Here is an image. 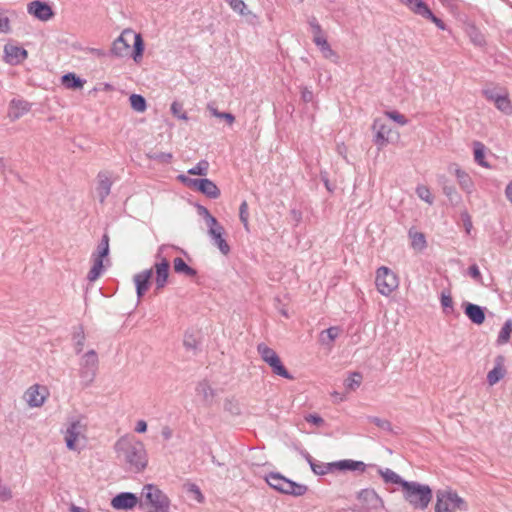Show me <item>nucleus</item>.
<instances>
[{
  "mask_svg": "<svg viewBox=\"0 0 512 512\" xmlns=\"http://www.w3.org/2000/svg\"><path fill=\"white\" fill-rule=\"evenodd\" d=\"M188 492L194 496V499L197 502L202 503L204 501V496H203L200 488L196 484H189Z\"/></svg>",
  "mask_w": 512,
  "mask_h": 512,
  "instance_id": "obj_55",
  "label": "nucleus"
},
{
  "mask_svg": "<svg viewBox=\"0 0 512 512\" xmlns=\"http://www.w3.org/2000/svg\"><path fill=\"white\" fill-rule=\"evenodd\" d=\"M183 345L187 350L193 351L195 353L198 349L199 341L193 334L186 333L184 336Z\"/></svg>",
  "mask_w": 512,
  "mask_h": 512,
  "instance_id": "obj_48",
  "label": "nucleus"
},
{
  "mask_svg": "<svg viewBox=\"0 0 512 512\" xmlns=\"http://www.w3.org/2000/svg\"><path fill=\"white\" fill-rule=\"evenodd\" d=\"M257 352L266 364H269L272 360L278 357V354L265 343H259L257 345Z\"/></svg>",
  "mask_w": 512,
  "mask_h": 512,
  "instance_id": "obj_34",
  "label": "nucleus"
},
{
  "mask_svg": "<svg viewBox=\"0 0 512 512\" xmlns=\"http://www.w3.org/2000/svg\"><path fill=\"white\" fill-rule=\"evenodd\" d=\"M62 84L68 89H79L83 87L84 82L74 73H68L62 76Z\"/></svg>",
  "mask_w": 512,
  "mask_h": 512,
  "instance_id": "obj_38",
  "label": "nucleus"
},
{
  "mask_svg": "<svg viewBox=\"0 0 512 512\" xmlns=\"http://www.w3.org/2000/svg\"><path fill=\"white\" fill-rule=\"evenodd\" d=\"M174 271L179 274H184L187 277H195L197 275V271L192 267L188 266L185 261L177 257L173 261Z\"/></svg>",
  "mask_w": 512,
  "mask_h": 512,
  "instance_id": "obj_28",
  "label": "nucleus"
},
{
  "mask_svg": "<svg viewBox=\"0 0 512 512\" xmlns=\"http://www.w3.org/2000/svg\"><path fill=\"white\" fill-rule=\"evenodd\" d=\"M153 274V269H146L134 275V283L136 285L137 297L140 299L144 296L150 285V279Z\"/></svg>",
  "mask_w": 512,
  "mask_h": 512,
  "instance_id": "obj_19",
  "label": "nucleus"
},
{
  "mask_svg": "<svg viewBox=\"0 0 512 512\" xmlns=\"http://www.w3.org/2000/svg\"><path fill=\"white\" fill-rule=\"evenodd\" d=\"M375 284L384 296H389L398 287V278L389 268L382 266L377 270Z\"/></svg>",
  "mask_w": 512,
  "mask_h": 512,
  "instance_id": "obj_8",
  "label": "nucleus"
},
{
  "mask_svg": "<svg viewBox=\"0 0 512 512\" xmlns=\"http://www.w3.org/2000/svg\"><path fill=\"white\" fill-rule=\"evenodd\" d=\"M366 465L361 461L354 460H342L336 462V468L340 470H350V471H364Z\"/></svg>",
  "mask_w": 512,
  "mask_h": 512,
  "instance_id": "obj_33",
  "label": "nucleus"
},
{
  "mask_svg": "<svg viewBox=\"0 0 512 512\" xmlns=\"http://www.w3.org/2000/svg\"><path fill=\"white\" fill-rule=\"evenodd\" d=\"M443 193L447 196V198L453 205H457L461 200L460 195L457 193L455 187L452 185H444Z\"/></svg>",
  "mask_w": 512,
  "mask_h": 512,
  "instance_id": "obj_45",
  "label": "nucleus"
},
{
  "mask_svg": "<svg viewBox=\"0 0 512 512\" xmlns=\"http://www.w3.org/2000/svg\"><path fill=\"white\" fill-rule=\"evenodd\" d=\"M470 38L472 42L477 46H483L485 44L484 36L475 28L471 29Z\"/></svg>",
  "mask_w": 512,
  "mask_h": 512,
  "instance_id": "obj_53",
  "label": "nucleus"
},
{
  "mask_svg": "<svg viewBox=\"0 0 512 512\" xmlns=\"http://www.w3.org/2000/svg\"><path fill=\"white\" fill-rule=\"evenodd\" d=\"M461 219L463 221V226L465 228L466 233L470 234L473 225H472L471 217L466 210L461 212Z\"/></svg>",
  "mask_w": 512,
  "mask_h": 512,
  "instance_id": "obj_57",
  "label": "nucleus"
},
{
  "mask_svg": "<svg viewBox=\"0 0 512 512\" xmlns=\"http://www.w3.org/2000/svg\"><path fill=\"white\" fill-rule=\"evenodd\" d=\"M112 184L113 181L109 172L101 171L98 173L95 191L100 203H104L105 199L109 196Z\"/></svg>",
  "mask_w": 512,
  "mask_h": 512,
  "instance_id": "obj_13",
  "label": "nucleus"
},
{
  "mask_svg": "<svg viewBox=\"0 0 512 512\" xmlns=\"http://www.w3.org/2000/svg\"><path fill=\"white\" fill-rule=\"evenodd\" d=\"M504 361L505 358L502 355H498L495 358V366L487 374V382L490 386L495 385L505 376L506 369L504 367Z\"/></svg>",
  "mask_w": 512,
  "mask_h": 512,
  "instance_id": "obj_21",
  "label": "nucleus"
},
{
  "mask_svg": "<svg viewBox=\"0 0 512 512\" xmlns=\"http://www.w3.org/2000/svg\"><path fill=\"white\" fill-rule=\"evenodd\" d=\"M485 146L481 142L474 143V160L482 167H489L485 161Z\"/></svg>",
  "mask_w": 512,
  "mask_h": 512,
  "instance_id": "obj_40",
  "label": "nucleus"
},
{
  "mask_svg": "<svg viewBox=\"0 0 512 512\" xmlns=\"http://www.w3.org/2000/svg\"><path fill=\"white\" fill-rule=\"evenodd\" d=\"M507 91L499 86H488L482 90V95L490 102H495L496 99L501 97V94H505Z\"/></svg>",
  "mask_w": 512,
  "mask_h": 512,
  "instance_id": "obj_37",
  "label": "nucleus"
},
{
  "mask_svg": "<svg viewBox=\"0 0 512 512\" xmlns=\"http://www.w3.org/2000/svg\"><path fill=\"white\" fill-rule=\"evenodd\" d=\"M305 420L317 426H321L324 424L323 418L316 414H309L308 416L305 417Z\"/></svg>",
  "mask_w": 512,
  "mask_h": 512,
  "instance_id": "obj_59",
  "label": "nucleus"
},
{
  "mask_svg": "<svg viewBox=\"0 0 512 512\" xmlns=\"http://www.w3.org/2000/svg\"><path fill=\"white\" fill-rule=\"evenodd\" d=\"M511 333H512V320L508 319V320H506V322L504 323V325L502 326V328L498 334V337L496 340L497 345H504V344L508 343L510 340V337H511Z\"/></svg>",
  "mask_w": 512,
  "mask_h": 512,
  "instance_id": "obj_35",
  "label": "nucleus"
},
{
  "mask_svg": "<svg viewBox=\"0 0 512 512\" xmlns=\"http://www.w3.org/2000/svg\"><path fill=\"white\" fill-rule=\"evenodd\" d=\"M311 469L316 475H325L333 470V468H336V462L335 463H316L311 462Z\"/></svg>",
  "mask_w": 512,
  "mask_h": 512,
  "instance_id": "obj_43",
  "label": "nucleus"
},
{
  "mask_svg": "<svg viewBox=\"0 0 512 512\" xmlns=\"http://www.w3.org/2000/svg\"><path fill=\"white\" fill-rule=\"evenodd\" d=\"M379 475L383 478L384 482L386 484H395L399 486V490L403 488V483H406L407 481L402 479L400 475H398L396 472L389 468L382 469L380 468L378 470Z\"/></svg>",
  "mask_w": 512,
  "mask_h": 512,
  "instance_id": "obj_26",
  "label": "nucleus"
},
{
  "mask_svg": "<svg viewBox=\"0 0 512 512\" xmlns=\"http://www.w3.org/2000/svg\"><path fill=\"white\" fill-rule=\"evenodd\" d=\"M441 305L444 309L450 308L453 309V299L450 295H445L442 293L441 295Z\"/></svg>",
  "mask_w": 512,
  "mask_h": 512,
  "instance_id": "obj_62",
  "label": "nucleus"
},
{
  "mask_svg": "<svg viewBox=\"0 0 512 512\" xmlns=\"http://www.w3.org/2000/svg\"><path fill=\"white\" fill-rule=\"evenodd\" d=\"M109 253V236L104 234L100 243L98 244L96 253L93 254V257L103 260Z\"/></svg>",
  "mask_w": 512,
  "mask_h": 512,
  "instance_id": "obj_41",
  "label": "nucleus"
},
{
  "mask_svg": "<svg viewBox=\"0 0 512 512\" xmlns=\"http://www.w3.org/2000/svg\"><path fill=\"white\" fill-rule=\"evenodd\" d=\"M205 222L208 226V231H212L213 229H221L223 226L217 221V219L210 215L207 218H205Z\"/></svg>",
  "mask_w": 512,
  "mask_h": 512,
  "instance_id": "obj_58",
  "label": "nucleus"
},
{
  "mask_svg": "<svg viewBox=\"0 0 512 512\" xmlns=\"http://www.w3.org/2000/svg\"><path fill=\"white\" fill-rule=\"evenodd\" d=\"M313 42L316 44V46L319 47L324 58L330 59L335 63L338 61L339 56L331 48L330 44L327 42L324 36L313 37Z\"/></svg>",
  "mask_w": 512,
  "mask_h": 512,
  "instance_id": "obj_24",
  "label": "nucleus"
},
{
  "mask_svg": "<svg viewBox=\"0 0 512 512\" xmlns=\"http://www.w3.org/2000/svg\"><path fill=\"white\" fill-rule=\"evenodd\" d=\"M386 116L392 119L393 121L397 122L400 125H406L408 123V120L403 114H400L397 111H387Z\"/></svg>",
  "mask_w": 512,
  "mask_h": 512,
  "instance_id": "obj_52",
  "label": "nucleus"
},
{
  "mask_svg": "<svg viewBox=\"0 0 512 512\" xmlns=\"http://www.w3.org/2000/svg\"><path fill=\"white\" fill-rule=\"evenodd\" d=\"M129 100L133 110L137 112H144L146 110V100L143 96L139 94H132Z\"/></svg>",
  "mask_w": 512,
  "mask_h": 512,
  "instance_id": "obj_44",
  "label": "nucleus"
},
{
  "mask_svg": "<svg viewBox=\"0 0 512 512\" xmlns=\"http://www.w3.org/2000/svg\"><path fill=\"white\" fill-rule=\"evenodd\" d=\"M102 269H103V260L93 257V265L88 272L87 279L90 282H94L95 280H97L100 277V275L102 273Z\"/></svg>",
  "mask_w": 512,
  "mask_h": 512,
  "instance_id": "obj_39",
  "label": "nucleus"
},
{
  "mask_svg": "<svg viewBox=\"0 0 512 512\" xmlns=\"http://www.w3.org/2000/svg\"><path fill=\"white\" fill-rule=\"evenodd\" d=\"M468 274L478 283L482 284V275L479 270V267L476 264H473L468 269Z\"/></svg>",
  "mask_w": 512,
  "mask_h": 512,
  "instance_id": "obj_56",
  "label": "nucleus"
},
{
  "mask_svg": "<svg viewBox=\"0 0 512 512\" xmlns=\"http://www.w3.org/2000/svg\"><path fill=\"white\" fill-rule=\"evenodd\" d=\"M231 9L240 15H247L250 11L247 10V6L243 0H225Z\"/></svg>",
  "mask_w": 512,
  "mask_h": 512,
  "instance_id": "obj_46",
  "label": "nucleus"
},
{
  "mask_svg": "<svg viewBox=\"0 0 512 512\" xmlns=\"http://www.w3.org/2000/svg\"><path fill=\"white\" fill-rule=\"evenodd\" d=\"M313 92L309 90L308 88H303L301 91V98L304 102L309 103L313 100Z\"/></svg>",
  "mask_w": 512,
  "mask_h": 512,
  "instance_id": "obj_63",
  "label": "nucleus"
},
{
  "mask_svg": "<svg viewBox=\"0 0 512 512\" xmlns=\"http://www.w3.org/2000/svg\"><path fill=\"white\" fill-rule=\"evenodd\" d=\"M75 337L77 339L76 344H75L76 353H80L83 350L84 340H85L83 331L78 333Z\"/></svg>",
  "mask_w": 512,
  "mask_h": 512,
  "instance_id": "obj_61",
  "label": "nucleus"
},
{
  "mask_svg": "<svg viewBox=\"0 0 512 512\" xmlns=\"http://www.w3.org/2000/svg\"><path fill=\"white\" fill-rule=\"evenodd\" d=\"M144 504L151 507L148 512H169V498L155 485L147 484L142 489Z\"/></svg>",
  "mask_w": 512,
  "mask_h": 512,
  "instance_id": "obj_6",
  "label": "nucleus"
},
{
  "mask_svg": "<svg viewBox=\"0 0 512 512\" xmlns=\"http://www.w3.org/2000/svg\"><path fill=\"white\" fill-rule=\"evenodd\" d=\"M28 57L26 49L20 46L6 44L4 46V60L10 65L21 64Z\"/></svg>",
  "mask_w": 512,
  "mask_h": 512,
  "instance_id": "obj_14",
  "label": "nucleus"
},
{
  "mask_svg": "<svg viewBox=\"0 0 512 512\" xmlns=\"http://www.w3.org/2000/svg\"><path fill=\"white\" fill-rule=\"evenodd\" d=\"M373 130L376 131L374 137V143L380 148L384 147L388 143V135L391 132L390 127L380 119H376L373 123Z\"/></svg>",
  "mask_w": 512,
  "mask_h": 512,
  "instance_id": "obj_22",
  "label": "nucleus"
},
{
  "mask_svg": "<svg viewBox=\"0 0 512 512\" xmlns=\"http://www.w3.org/2000/svg\"><path fill=\"white\" fill-rule=\"evenodd\" d=\"M268 365L270 366L272 372L275 375L281 376V377H283L285 379H289V380L294 379V377L288 372V370L283 365L279 356L276 357L274 360H272Z\"/></svg>",
  "mask_w": 512,
  "mask_h": 512,
  "instance_id": "obj_29",
  "label": "nucleus"
},
{
  "mask_svg": "<svg viewBox=\"0 0 512 512\" xmlns=\"http://www.w3.org/2000/svg\"><path fill=\"white\" fill-rule=\"evenodd\" d=\"M208 234L211 237L213 245L218 247L223 255H228L230 253V246L223 237L225 234L224 227L221 229H213L212 231H208Z\"/></svg>",
  "mask_w": 512,
  "mask_h": 512,
  "instance_id": "obj_23",
  "label": "nucleus"
},
{
  "mask_svg": "<svg viewBox=\"0 0 512 512\" xmlns=\"http://www.w3.org/2000/svg\"><path fill=\"white\" fill-rule=\"evenodd\" d=\"M496 108L506 115L512 114V103L509 99V94L506 92L505 94H501V97L496 99L494 102Z\"/></svg>",
  "mask_w": 512,
  "mask_h": 512,
  "instance_id": "obj_36",
  "label": "nucleus"
},
{
  "mask_svg": "<svg viewBox=\"0 0 512 512\" xmlns=\"http://www.w3.org/2000/svg\"><path fill=\"white\" fill-rule=\"evenodd\" d=\"M362 374L359 372H353L349 375V377L345 380L344 385L347 390H356L362 382Z\"/></svg>",
  "mask_w": 512,
  "mask_h": 512,
  "instance_id": "obj_42",
  "label": "nucleus"
},
{
  "mask_svg": "<svg viewBox=\"0 0 512 512\" xmlns=\"http://www.w3.org/2000/svg\"><path fill=\"white\" fill-rule=\"evenodd\" d=\"M209 169V163L206 160H201L197 163V165L188 170V173L191 175H200L206 176Z\"/></svg>",
  "mask_w": 512,
  "mask_h": 512,
  "instance_id": "obj_47",
  "label": "nucleus"
},
{
  "mask_svg": "<svg viewBox=\"0 0 512 512\" xmlns=\"http://www.w3.org/2000/svg\"><path fill=\"white\" fill-rule=\"evenodd\" d=\"M409 237L411 239V246L413 249L423 251L426 248L427 242L423 233L410 230Z\"/></svg>",
  "mask_w": 512,
  "mask_h": 512,
  "instance_id": "obj_32",
  "label": "nucleus"
},
{
  "mask_svg": "<svg viewBox=\"0 0 512 512\" xmlns=\"http://www.w3.org/2000/svg\"><path fill=\"white\" fill-rule=\"evenodd\" d=\"M463 307L465 315L472 323L476 325H481L484 323L485 312L483 307L469 302L464 303Z\"/></svg>",
  "mask_w": 512,
  "mask_h": 512,
  "instance_id": "obj_20",
  "label": "nucleus"
},
{
  "mask_svg": "<svg viewBox=\"0 0 512 512\" xmlns=\"http://www.w3.org/2000/svg\"><path fill=\"white\" fill-rule=\"evenodd\" d=\"M310 25L313 29V33H314V37H317V36H324L323 35V31H322V28L321 26L319 25V23L316 21V19H313L310 21Z\"/></svg>",
  "mask_w": 512,
  "mask_h": 512,
  "instance_id": "obj_64",
  "label": "nucleus"
},
{
  "mask_svg": "<svg viewBox=\"0 0 512 512\" xmlns=\"http://www.w3.org/2000/svg\"><path fill=\"white\" fill-rule=\"evenodd\" d=\"M410 10L412 12H414L415 14L420 15V16H422V17L432 21L439 29H441V30H445L446 29L445 23L440 18L436 17L432 13L430 8L428 7V5L424 1L417 0L412 5Z\"/></svg>",
  "mask_w": 512,
  "mask_h": 512,
  "instance_id": "obj_16",
  "label": "nucleus"
},
{
  "mask_svg": "<svg viewBox=\"0 0 512 512\" xmlns=\"http://www.w3.org/2000/svg\"><path fill=\"white\" fill-rule=\"evenodd\" d=\"M239 217L241 222L243 223L246 230H248V204L246 201H243L239 207Z\"/></svg>",
  "mask_w": 512,
  "mask_h": 512,
  "instance_id": "obj_51",
  "label": "nucleus"
},
{
  "mask_svg": "<svg viewBox=\"0 0 512 512\" xmlns=\"http://www.w3.org/2000/svg\"><path fill=\"white\" fill-rule=\"evenodd\" d=\"M115 451L128 471L139 473L147 466L146 449L139 440L121 438L115 444Z\"/></svg>",
  "mask_w": 512,
  "mask_h": 512,
  "instance_id": "obj_1",
  "label": "nucleus"
},
{
  "mask_svg": "<svg viewBox=\"0 0 512 512\" xmlns=\"http://www.w3.org/2000/svg\"><path fill=\"white\" fill-rule=\"evenodd\" d=\"M367 419L369 422L375 424L377 427H379L380 429H382L384 431H387V432L392 431V425H391L390 421H388L386 419H382V418L375 417V416H369Z\"/></svg>",
  "mask_w": 512,
  "mask_h": 512,
  "instance_id": "obj_49",
  "label": "nucleus"
},
{
  "mask_svg": "<svg viewBox=\"0 0 512 512\" xmlns=\"http://www.w3.org/2000/svg\"><path fill=\"white\" fill-rule=\"evenodd\" d=\"M98 356L95 350L87 351L79 362V376L83 387H89L95 380L98 371Z\"/></svg>",
  "mask_w": 512,
  "mask_h": 512,
  "instance_id": "obj_7",
  "label": "nucleus"
},
{
  "mask_svg": "<svg viewBox=\"0 0 512 512\" xmlns=\"http://www.w3.org/2000/svg\"><path fill=\"white\" fill-rule=\"evenodd\" d=\"M340 328L332 326L320 333L319 341L321 344L331 346L332 342L339 336Z\"/></svg>",
  "mask_w": 512,
  "mask_h": 512,
  "instance_id": "obj_30",
  "label": "nucleus"
},
{
  "mask_svg": "<svg viewBox=\"0 0 512 512\" xmlns=\"http://www.w3.org/2000/svg\"><path fill=\"white\" fill-rule=\"evenodd\" d=\"M85 425L80 420L72 421L65 432V442L69 450H77V441L84 437Z\"/></svg>",
  "mask_w": 512,
  "mask_h": 512,
  "instance_id": "obj_12",
  "label": "nucleus"
},
{
  "mask_svg": "<svg viewBox=\"0 0 512 512\" xmlns=\"http://www.w3.org/2000/svg\"><path fill=\"white\" fill-rule=\"evenodd\" d=\"M165 248V246H161L159 248L158 253L156 254L157 262L154 264L155 269V284H156V293L161 291L167 284L168 276H169V268L170 263L165 258L162 257V251Z\"/></svg>",
  "mask_w": 512,
  "mask_h": 512,
  "instance_id": "obj_10",
  "label": "nucleus"
},
{
  "mask_svg": "<svg viewBox=\"0 0 512 512\" xmlns=\"http://www.w3.org/2000/svg\"><path fill=\"white\" fill-rule=\"evenodd\" d=\"M27 11L41 21H47L54 15L52 8L47 3L41 1L30 2L27 6Z\"/></svg>",
  "mask_w": 512,
  "mask_h": 512,
  "instance_id": "obj_17",
  "label": "nucleus"
},
{
  "mask_svg": "<svg viewBox=\"0 0 512 512\" xmlns=\"http://www.w3.org/2000/svg\"><path fill=\"white\" fill-rule=\"evenodd\" d=\"M138 501L134 493L122 492L112 498L111 506L116 510H130L137 505Z\"/></svg>",
  "mask_w": 512,
  "mask_h": 512,
  "instance_id": "obj_15",
  "label": "nucleus"
},
{
  "mask_svg": "<svg viewBox=\"0 0 512 512\" xmlns=\"http://www.w3.org/2000/svg\"><path fill=\"white\" fill-rule=\"evenodd\" d=\"M403 499L414 509V510H425L433 497L432 489L429 485L421 484L416 481H407L403 483L401 489Z\"/></svg>",
  "mask_w": 512,
  "mask_h": 512,
  "instance_id": "obj_2",
  "label": "nucleus"
},
{
  "mask_svg": "<svg viewBox=\"0 0 512 512\" xmlns=\"http://www.w3.org/2000/svg\"><path fill=\"white\" fill-rule=\"evenodd\" d=\"M196 392L199 396L203 398V401L206 404L210 405L212 403L213 398L215 396V392L214 389L208 383V381H201L196 387Z\"/></svg>",
  "mask_w": 512,
  "mask_h": 512,
  "instance_id": "obj_27",
  "label": "nucleus"
},
{
  "mask_svg": "<svg viewBox=\"0 0 512 512\" xmlns=\"http://www.w3.org/2000/svg\"><path fill=\"white\" fill-rule=\"evenodd\" d=\"M131 43H133L132 57L138 62L143 55L144 43L140 34L132 30H124L113 42L111 52L117 57H125L130 54Z\"/></svg>",
  "mask_w": 512,
  "mask_h": 512,
  "instance_id": "obj_3",
  "label": "nucleus"
},
{
  "mask_svg": "<svg viewBox=\"0 0 512 512\" xmlns=\"http://www.w3.org/2000/svg\"><path fill=\"white\" fill-rule=\"evenodd\" d=\"M180 179L189 187L195 188L205 196L216 199L220 196V190L217 185L207 178L192 179L185 176H180Z\"/></svg>",
  "mask_w": 512,
  "mask_h": 512,
  "instance_id": "obj_9",
  "label": "nucleus"
},
{
  "mask_svg": "<svg viewBox=\"0 0 512 512\" xmlns=\"http://www.w3.org/2000/svg\"><path fill=\"white\" fill-rule=\"evenodd\" d=\"M265 480L271 488L283 494L299 497L303 496L308 490L306 485L296 483L278 472L269 473Z\"/></svg>",
  "mask_w": 512,
  "mask_h": 512,
  "instance_id": "obj_4",
  "label": "nucleus"
},
{
  "mask_svg": "<svg viewBox=\"0 0 512 512\" xmlns=\"http://www.w3.org/2000/svg\"><path fill=\"white\" fill-rule=\"evenodd\" d=\"M10 30V21L8 17L0 16V33H9Z\"/></svg>",
  "mask_w": 512,
  "mask_h": 512,
  "instance_id": "obj_60",
  "label": "nucleus"
},
{
  "mask_svg": "<svg viewBox=\"0 0 512 512\" xmlns=\"http://www.w3.org/2000/svg\"><path fill=\"white\" fill-rule=\"evenodd\" d=\"M435 512L467 511L466 501L451 489L438 490L436 493Z\"/></svg>",
  "mask_w": 512,
  "mask_h": 512,
  "instance_id": "obj_5",
  "label": "nucleus"
},
{
  "mask_svg": "<svg viewBox=\"0 0 512 512\" xmlns=\"http://www.w3.org/2000/svg\"><path fill=\"white\" fill-rule=\"evenodd\" d=\"M458 183L460 187L467 193H471L473 190V181L471 177L463 170L456 169L455 171Z\"/></svg>",
  "mask_w": 512,
  "mask_h": 512,
  "instance_id": "obj_31",
  "label": "nucleus"
},
{
  "mask_svg": "<svg viewBox=\"0 0 512 512\" xmlns=\"http://www.w3.org/2000/svg\"><path fill=\"white\" fill-rule=\"evenodd\" d=\"M171 112L174 116L180 118V119H187L186 113L183 112V106L179 102H173L171 104Z\"/></svg>",
  "mask_w": 512,
  "mask_h": 512,
  "instance_id": "obj_54",
  "label": "nucleus"
},
{
  "mask_svg": "<svg viewBox=\"0 0 512 512\" xmlns=\"http://www.w3.org/2000/svg\"><path fill=\"white\" fill-rule=\"evenodd\" d=\"M30 110V104L23 100H13L10 104L9 117L12 120L19 119Z\"/></svg>",
  "mask_w": 512,
  "mask_h": 512,
  "instance_id": "obj_25",
  "label": "nucleus"
},
{
  "mask_svg": "<svg viewBox=\"0 0 512 512\" xmlns=\"http://www.w3.org/2000/svg\"><path fill=\"white\" fill-rule=\"evenodd\" d=\"M24 397L29 406L40 407L45 401L46 389L39 385H33L25 392Z\"/></svg>",
  "mask_w": 512,
  "mask_h": 512,
  "instance_id": "obj_18",
  "label": "nucleus"
},
{
  "mask_svg": "<svg viewBox=\"0 0 512 512\" xmlns=\"http://www.w3.org/2000/svg\"><path fill=\"white\" fill-rule=\"evenodd\" d=\"M357 499L364 512H374L383 507L382 498L373 489H363L358 493Z\"/></svg>",
  "mask_w": 512,
  "mask_h": 512,
  "instance_id": "obj_11",
  "label": "nucleus"
},
{
  "mask_svg": "<svg viewBox=\"0 0 512 512\" xmlns=\"http://www.w3.org/2000/svg\"><path fill=\"white\" fill-rule=\"evenodd\" d=\"M416 194L418 195V197L427 202L428 204H432L433 203V197H432V194L429 190V188L427 186H424V185H420L416 188Z\"/></svg>",
  "mask_w": 512,
  "mask_h": 512,
  "instance_id": "obj_50",
  "label": "nucleus"
}]
</instances>
